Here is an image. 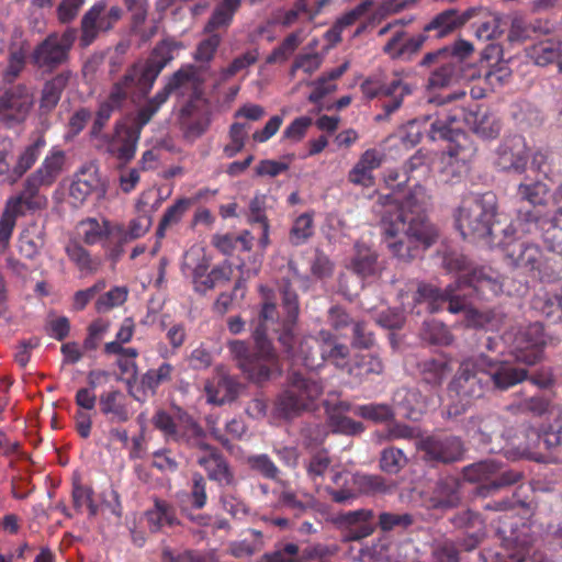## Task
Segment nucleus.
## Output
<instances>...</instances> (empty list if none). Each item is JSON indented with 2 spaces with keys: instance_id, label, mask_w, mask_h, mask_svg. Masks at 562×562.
Segmentation results:
<instances>
[{
  "instance_id": "dca6fc26",
  "label": "nucleus",
  "mask_w": 562,
  "mask_h": 562,
  "mask_svg": "<svg viewBox=\"0 0 562 562\" xmlns=\"http://www.w3.org/2000/svg\"><path fill=\"white\" fill-rule=\"evenodd\" d=\"M481 356V368L486 382H491L496 390L505 391L528 378L526 369L516 368L509 361L493 360Z\"/></svg>"
},
{
  "instance_id": "c85d7f7f",
  "label": "nucleus",
  "mask_w": 562,
  "mask_h": 562,
  "mask_svg": "<svg viewBox=\"0 0 562 562\" xmlns=\"http://www.w3.org/2000/svg\"><path fill=\"white\" fill-rule=\"evenodd\" d=\"M384 157V154L375 148H369L363 151L359 160L348 172L349 182L364 188L373 186V170L382 165Z\"/></svg>"
},
{
  "instance_id": "412c9836",
  "label": "nucleus",
  "mask_w": 562,
  "mask_h": 562,
  "mask_svg": "<svg viewBox=\"0 0 562 562\" xmlns=\"http://www.w3.org/2000/svg\"><path fill=\"white\" fill-rule=\"evenodd\" d=\"M449 142L447 150L440 157V173L445 182H453L467 171V164L473 153L471 146H465L461 142Z\"/></svg>"
},
{
  "instance_id": "0eeeda50",
  "label": "nucleus",
  "mask_w": 562,
  "mask_h": 562,
  "mask_svg": "<svg viewBox=\"0 0 562 562\" xmlns=\"http://www.w3.org/2000/svg\"><path fill=\"white\" fill-rule=\"evenodd\" d=\"M260 290L263 293L266 302L262 304V308L259 314V324L256 328H260L261 331L265 333V337L270 329L280 333L279 341L284 347L289 357H294L295 348L293 328L299 316V302L296 293L288 286L284 288L282 292V306L286 313V317L282 324H279L274 322V315L277 314L276 305L274 303L268 301V294L266 292H269V290L263 286H261Z\"/></svg>"
},
{
  "instance_id": "473e14b6",
  "label": "nucleus",
  "mask_w": 562,
  "mask_h": 562,
  "mask_svg": "<svg viewBox=\"0 0 562 562\" xmlns=\"http://www.w3.org/2000/svg\"><path fill=\"white\" fill-rule=\"evenodd\" d=\"M101 413L112 423H125L132 412L126 395L120 390L104 392L99 397Z\"/></svg>"
},
{
  "instance_id": "c756f323",
  "label": "nucleus",
  "mask_w": 562,
  "mask_h": 562,
  "mask_svg": "<svg viewBox=\"0 0 562 562\" xmlns=\"http://www.w3.org/2000/svg\"><path fill=\"white\" fill-rule=\"evenodd\" d=\"M201 452L196 461L206 471L209 479L220 485H233L235 477L224 457L211 446Z\"/></svg>"
},
{
  "instance_id": "20e7f679",
  "label": "nucleus",
  "mask_w": 562,
  "mask_h": 562,
  "mask_svg": "<svg viewBox=\"0 0 562 562\" xmlns=\"http://www.w3.org/2000/svg\"><path fill=\"white\" fill-rule=\"evenodd\" d=\"M462 124L471 127L476 134L485 138H493L501 131V125L493 115L486 112H472L467 111L462 106H454L449 112L446 111L445 120L437 119L431 123L429 138L431 140L447 139L461 142V144L470 146L467 136L462 133Z\"/></svg>"
},
{
  "instance_id": "f257e3e1",
  "label": "nucleus",
  "mask_w": 562,
  "mask_h": 562,
  "mask_svg": "<svg viewBox=\"0 0 562 562\" xmlns=\"http://www.w3.org/2000/svg\"><path fill=\"white\" fill-rule=\"evenodd\" d=\"M379 204L383 243L394 257L409 260L437 241L438 229L424 216L430 204L424 187L416 186L403 202L395 193L381 195Z\"/></svg>"
},
{
  "instance_id": "bf43d9fd",
  "label": "nucleus",
  "mask_w": 562,
  "mask_h": 562,
  "mask_svg": "<svg viewBox=\"0 0 562 562\" xmlns=\"http://www.w3.org/2000/svg\"><path fill=\"white\" fill-rule=\"evenodd\" d=\"M191 204V201L189 199H179L177 200L171 206H169L159 223L157 235L159 237H162L165 235V231L179 223L184 215V213L188 211L189 206Z\"/></svg>"
},
{
  "instance_id": "9b49d317",
  "label": "nucleus",
  "mask_w": 562,
  "mask_h": 562,
  "mask_svg": "<svg viewBox=\"0 0 562 562\" xmlns=\"http://www.w3.org/2000/svg\"><path fill=\"white\" fill-rule=\"evenodd\" d=\"M512 346V353L518 362L536 364L542 357L544 346L543 327L540 323L513 328L504 335Z\"/></svg>"
},
{
  "instance_id": "4be33fe9",
  "label": "nucleus",
  "mask_w": 562,
  "mask_h": 562,
  "mask_svg": "<svg viewBox=\"0 0 562 562\" xmlns=\"http://www.w3.org/2000/svg\"><path fill=\"white\" fill-rule=\"evenodd\" d=\"M528 148L520 135L506 137L497 149L496 164L504 170H525L528 160Z\"/></svg>"
},
{
  "instance_id": "774afa93",
  "label": "nucleus",
  "mask_w": 562,
  "mask_h": 562,
  "mask_svg": "<svg viewBox=\"0 0 562 562\" xmlns=\"http://www.w3.org/2000/svg\"><path fill=\"white\" fill-rule=\"evenodd\" d=\"M260 562H299V547L294 543H285L272 552L265 553Z\"/></svg>"
},
{
  "instance_id": "4d7b16f0",
  "label": "nucleus",
  "mask_w": 562,
  "mask_h": 562,
  "mask_svg": "<svg viewBox=\"0 0 562 562\" xmlns=\"http://www.w3.org/2000/svg\"><path fill=\"white\" fill-rule=\"evenodd\" d=\"M236 2L233 0L222 1L214 10L205 26V32L211 33L216 29L226 27L231 24L234 13L237 11Z\"/></svg>"
},
{
  "instance_id": "1a4fd4ad",
  "label": "nucleus",
  "mask_w": 562,
  "mask_h": 562,
  "mask_svg": "<svg viewBox=\"0 0 562 562\" xmlns=\"http://www.w3.org/2000/svg\"><path fill=\"white\" fill-rule=\"evenodd\" d=\"M415 301L419 304L426 303L431 313L445 306L452 314L464 312V322L469 327H484L490 319L487 314L467 306L465 302L456 294L452 285H448L445 291H441L429 284H420Z\"/></svg>"
},
{
  "instance_id": "ea45409f",
  "label": "nucleus",
  "mask_w": 562,
  "mask_h": 562,
  "mask_svg": "<svg viewBox=\"0 0 562 562\" xmlns=\"http://www.w3.org/2000/svg\"><path fill=\"white\" fill-rule=\"evenodd\" d=\"M525 441L520 442L517 447L518 453L521 457L538 461V462H554L557 458L551 457L543 452L541 432L536 428L528 427L524 432Z\"/></svg>"
},
{
  "instance_id": "4c0bfd02",
  "label": "nucleus",
  "mask_w": 562,
  "mask_h": 562,
  "mask_svg": "<svg viewBox=\"0 0 562 562\" xmlns=\"http://www.w3.org/2000/svg\"><path fill=\"white\" fill-rule=\"evenodd\" d=\"M331 484L325 487L336 503H349L356 498V490L352 486V473L349 471L334 472L330 476Z\"/></svg>"
},
{
  "instance_id": "37998d69",
  "label": "nucleus",
  "mask_w": 562,
  "mask_h": 562,
  "mask_svg": "<svg viewBox=\"0 0 562 562\" xmlns=\"http://www.w3.org/2000/svg\"><path fill=\"white\" fill-rule=\"evenodd\" d=\"M233 269L228 262H223L214 267L210 272L203 271L201 277L194 280V289L198 292L205 293L221 284L228 282L232 278Z\"/></svg>"
},
{
  "instance_id": "69168bd1",
  "label": "nucleus",
  "mask_w": 562,
  "mask_h": 562,
  "mask_svg": "<svg viewBox=\"0 0 562 562\" xmlns=\"http://www.w3.org/2000/svg\"><path fill=\"white\" fill-rule=\"evenodd\" d=\"M353 413L374 423H383L393 418L394 413L386 404H367L357 406Z\"/></svg>"
},
{
  "instance_id": "a19ab883",
  "label": "nucleus",
  "mask_w": 562,
  "mask_h": 562,
  "mask_svg": "<svg viewBox=\"0 0 562 562\" xmlns=\"http://www.w3.org/2000/svg\"><path fill=\"white\" fill-rule=\"evenodd\" d=\"M459 502L460 496L457 482L454 480H446L437 484L428 505L435 509L447 510L458 506Z\"/></svg>"
},
{
  "instance_id": "bb28decb",
  "label": "nucleus",
  "mask_w": 562,
  "mask_h": 562,
  "mask_svg": "<svg viewBox=\"0 0 562 562\" xmlns=\"http://www.w3.org/2000/svg\"><path fill=\"white\" fill-rule=\"evenodd\" d=\"M557 206L553 216L539 218L536 223L542 231L543 241L547 247L559 255H562V186L553 195Z\"/></svg>"
},
{
  "instance_id": "a211bd4d",
  "label": "nucleus",
  "mask_w": 562,
  "mask_h": 562,
  "mask_svg": "<svg viewBox=\"0 0 562 562\" xmlns=\"http://www.w3.org/2000/svg\"><path fill=\"white\" fill-rule=\"evenodd\" d=\"M504 239L497 241V246H501L506 257L510 260V263L517 267H524L529 270H535L539 267L541 251L538 246L525 244L512 238L514 228L508 226L503 231Z\"/></svg>"
},
{
  "instance_id": "4468645a",
  "label": "nucleus",
  "mask_w": 562,
  "mask_h": 562,
  "mask_svg": "<svg viewBox=\"0 0 562 562\" xmlns=\"http://www.w3.org/2000/svg\"><path fill=\"white\" fill-rule=\"evenodd\" d=\"M521 477L520 472L501 470L494 460L481 461L464 469V479L469 482H483L482 493L515 484Z\"/></svg>"
},
{
  "instance_id": "5fc2aeb1",
  "label": "nucleus",
  "mask_w": 562,
  "mask_h": 562,
  "mask_svg": "<svg viewBox=\"0 0 562 562\" xmlns=\"http://www.w3.org/2000/svg\"><path fill=\"white\" fill-rule=\"evenodd\" d=\"M550 415L554 419V424L541 432L543 452H552L562 445V411L552 408Z\"/></svg>"
},
{
  "instance_id": "f3484780",
  "label": "nucleus",
  "mask_w": 562,
  "mask_h": 562,
  "mask_svg": "<svg viewBox=\"0 0 562 562\" xmlns=\"http://www.w3.org/2000/svg\"><path fill=\"white\" fill-rule=\"evenodd\" d=\"M104 184L101 180L98 166L94 162H87L74 175L69 188L70 203L75 207H79L93 192L104 193Z\"/></svg>"
},
{
  "instance_id": "f03ea898",
  "label": "nucleus",
  "mask_w": 562,
  "mask_h": 562,
  "mask_svg": "<svg viewBox=\"0 0 562 562\" xmlns=\"http://www.w3.org/2000/svg\"><path fill=\"white\" fill-rule=\"evenodd\" d=\"M194 77L195 69L193 66L179 69L168 83L138 111L132 126L119 125L116 127L115 135L109 142L108 151L124 164L132 160L136 153L142 128L158 112L172 91H178L183 95L187 90L192 89L195 86Z\"/></svg>"
},
{
  "instance_id": "13d9d810",
  "label": "nucleus",
  "mask_w": 562,
  "mask_h": 562,
  "mask_svg": "<svg viewBox=\"0 0 562 562\" xmlns=\"http://www.w3.org/2000/svg\"><path fill=\"white\" fill-rule=\"evenodd\" d=\"M44 240L42 232L36 228H29L21 233L19 238V250L22 256L27 259L35 258L41 248L43 247Z\"/></svg>"
},
{
  "instance_id": "6ab92c4d",
  "label": "nucleus",
  "mask_w": 562,
  "mask_h": 562,
  "mask_svg": "<svg viewBox=\"0 0 562 562\" xmlns=\"http://www.w3.org/2000/svg\"><path fill=\"white\" fill-rule=\"evenodd\" d=\"M172 372L173 367L164 362L157 369L148 370L139 379L133 375L126 381L127 392L137 402H145L156 393L160 384L171 380Z\"/></svg>"
},
{
  "instance_id": "7ed1b4c3",
  "label": "nucleus",
  "mask_w": 562,
  "mask_h": 562,
  "mask_svg": "<svg viewBox=\"0 0 562 562\" xmlns=\"http://www.w3.org/2000/svg\"><path fill=\"white\" fill-rule=\"evenodd\" d=\"M496 204L494 195L469 194L456 211V226L463 238L483 241L496 246L495 223Z\"/></svg>"
},
{
  "instance_id": "72a5a7b5",
  "label": "nucleus",
  "mask_w": 562,
  "mask_h": 562,
  "mask_svg": "<svg viewBox=\"0 0 562 562\" xmlns=\"http://www.w3.org/2000/svg\"><path fill=\"white\" fill-rule=\"evenodd\" d=\"M526 57L536 66L546 67L562 57V38H547L525 48Z\"/></svg>"
},
{
  "instance_id": "e433bc0d",
  "label": "nucleus",
  "mask_w": 562,
  "mask_h": 562,
  "mask_svg": "<svg viewBox=\"0 0 562 562\" xmlns=\"http://www.w3.org/2000/svg\"><path fill=\"white\" fill-rule=\"evenodd\" d=\"M372 1L366 0L338 18L334 25L324 34V38L328 45L335 46L338 44L341 41L344 31L353 25L370 9Z\"/></svg>"
},
{
  "instance_id": "9d476101",
  "label": "nucleus",
  "mask_w": 562,
  "mask_h": 562,
  "mask_svg": "<svg viewBox=\"0 0 562 562\" xmlns=\"http://www.w3.org/2000/svg\"><path fill=\"white\" fill-rule=\"evenodd\" d=\"M323 393V386L313 378L293 373L288 389L279 396L277 407L285 417L308 409Z\"/></svg>"
},
{
  "instance_id": "5701e85b",
  "label": "nucleus",
  "mask_w": 562,
  "mask_h": 562,
  "mask_svg": "<svg viewBox=\"0 0 562 562\" xmlns=\"http://www.w3.org/2000/svg\"><path fill=\"white\" fill-rule=\"evenodd\" d=\"M77 231L87 245L103 246L111 241L115 243V233L120 232L119 224L105 217H87L78 223Z\"/></svg>"
},
{
  "instance_id": "b1692460",
  "label": "nucleus",
  "mask_w": 562,
  "mask_h": 562,
  "mask_svg": "<svg viewBox=\"0 0 562 562\" xmlns=\"http://www.w3.org/2000/svg\"><path fill=\"white\" fill-rule=\"evenodd\" d=\"M362 89L369 98L380 97L383 99L382 108L386 115L395 112L402 105L403 99L412 92L411 86L402 79H394L379 89H373L372 83L367 81Z\"/></svg>"
},
{
  "instance_id": "8fccbe9b",
  "label": "nucleus",
  "mask_w": 562,
  "mask_h": 562,
  "mask_svg": "<svg viewBox=\"0 0 562 562\" xmlns=\"http://www.w3.org/2000/svg\"><path fill=\"white\" fill-rule=\"evenodd\" d=\"M536 308L553 322L562 321V289H557L538 296L535 302Z\"/></svg>"
},
{
  "instance_id": "6e6d98bb",
  "label": "nucleus",
  "mask_w": 562,
  "mask_h": 562,
  "mask_svg": "<svg viewBox=\"0 0 562 562\" xmlns=\"http://www.w3.org/2000/svg\"><path fill=\"white\" fill-rule=\"evenodd\" d=\"M383 371L381 359L372 353H363L356 357L355 363L348 368V373L359 379L370 374H380Z\"/></svg>"
},
{
  "instance_id": "58836bf2",
  "label": "nucleus",
  "mask_w": 562,
  "mask_h": 562,
  "mask_svg": "<svg viewBox=\"0 0 562 562\" xmlns=\"http://www.w3.org/2000/svg\"><path fill=\"white\" fill-rule=\"evenodd\" d=\"M474 47L470 42L458 40L449 47L426 54L420 64L423 66H429L436 58H447L448 60H453L460 68V64L471 56Z\"/></svg>"
},
{
  "instance_id": "3c124183",
  "label": "nucleus",
  "mask_w": 562,
  "mask_h": 562,
  "mask_svg": "<svg viewBox=\"0 0 562 562\" xmlns=\"http://www.w3.org/2000/svg\"><path fill=\"white\" fill-rule=\"evenodd\" d=\"M465 22V19L459 15L454 10H447L439 13L434 20L425 27L426 31H436V36L443 37L453 32Z\"/></svg>"
},
{
  "instance_id": "f704fd0d",
  "label": "nucleus",
  "mask_w": 562,
  "mask_h": 562,
  "mask_svg": "<svg viewBox=\"0 0 562 562\" xmlns=\"http://www.w3.org/2000/svg\"><path fill=\"white\" fill-rule=\"evenodd\" d=\"M206 434L202 427L187 413H179V425L173 441L186 443L201 451L209 450L205 442Z\"/></svg>"
},
{
  "instance_id": "052dcab7",
  "label": "nucleus",
  "mask_w": 562,
  "mask_h": 562,
  "mask_svg": "<svg viewBox=\"0 0 562 562\" xmlns=\"http://www.w3.org/2000/svg\"><path fill=\"white\" fill-rule=\"evenodd\" d=\"M322 63L323 57L316 52L301 53L295 57L290 75L294 77L297 72H303L311 76L319 69Z\"/></svg>"
},
{
  "instance_id": "c03bdc74",
  "label": "nucleus",
  "mask_w": 562,
  "mask_h": 562,
  "mask_svg": "<svg viewBox=\"0 0 562 562\" xmlns=\"http://www.w3.org/2000/svg\"><path fill=\"white\" fill-rule=\"evenodd\" d=\"M46 146L44 136L40 135L34 142L24 147L14 164L13 178L21 179L38 159L43 148Z\"/></svg>"
},
{
  "instance_id": "cd10ccee",
  "label": "nucleus",
  "mask_w": 562,
  "mask_h": 562,
  "mask_svg": "<svg viewBox=\"0 0 562 562\" xmlns=\"http://www.w3.org/2000/svg\"><path fill=\"white\" fill-rule=\"evenodd\" d=\"M468 285L483 296L497 295L502 291L501 276L491 268L474 269L470 274L462 273L458 280V286Z\"/></svg>"
},
{
  "instance_id": "09e8293b",
  "label": "nucleus",
  "mask_w": 562,
  "mask_h": 562,
  "mask_svg": "<svg viewBox=\"0 0 562 562\" xmlns=\"http://www.w3.org/2000/svg\"><path fill=\"white\" fill-rule=\"evenodd\" d=\"M70 72H60L47 81L43 88L41 108L52 110L59 101L61 92L66 88Z\"/></svg>"
},
{
  "instance_id": "393cba45",
  "label": "nucleus",
  "mask_w": 562,
  "mask_h": 562,
  "mask_svg": "<svg viewBox=\"0 0 562 562\" xmlns=\"http://www.w3.org/2000/svg\"><path fill=\"white\" fill-rule=\"evenodd\" d=\"M429 460L439 462H453L461 458L463 447L456 437H427L418 442Z\"/></svg>"
},
{
  "instance_id": "a18cd8bd",
  "label": "nucleus",
  "mask_w": 562,
  "mask_h": 562,
  "mask_svg": "<svg viewBox=\"0 0 562 562\" xmlns=\"http://www.w3.org/2000/svg\"><path fill=\"white\" fill-rule=\"evenodd\" d=\"M437 65V68L430 74L428 86L430 88H445L458 78L459 67L453 60L447 58H436L430 65Z\"/></svg>"
},
{
  "instance_id": "ddd939ff",
  "label": "nucleus",
  "mask_w": 562,
  "mask_h": 562,
  "mask_svg": "<svg viewBox=\"0 0 562 562\" xmlns=\"http://www.w3.org/2000/svg\"><path fill=\"white\" fill-rule=\"evenodd\" d=\"M76 37L74 30L63 34L53 33L36 46L32 54L33 64L43 69L52 70L67 60L68 53Z\"/></svg>"
},
{
  "instance_id": "338daca9",
  "label": "nucleus",
  "mask_w": 562,
  "mask_h": 562,
  "mask_svg": "<svg viewBox=\"0 0 562 562\" xmlns=\"http://www.w3.org/2000/svg\"><path fill=\"white\" fill-rule=\"evenodd\" d=\"M128 291L125 286H115L99 296L95 302V310L99 313H105L122 305L127 299Z\"/></svg>"
},
{
  "instance_id": "6e6552de",
  "label": "nucleus",
  "mask_w": 562,
  "mask_h": 562,
  "mask_svg": "<svg viewBox=\"0 0 562 562\" xmlns=\"http://www.w3.org/2000/svg\"><path fill=\"white\" fill-rule=\"evenodd\" d=\"M486 383L481 368V356L463 360L449 386V396L458 402L448 407L447 414L457 416L463 413L472 400L483 395Z\"/></svg>"
},
{
  "instance_id": "79ce46f5",
  "label": "nucleus",
  "mask_w": 562,
  "mask_h": 562,
  "mask_svg": "<svg viewBox=\"0 0 562 562\" xmlns=\"http://www.w3.org/2000/svg\"><path fill=\"white\" fill-rule=\"evenodd\" d=\"M209 267L210 259L206 257L204 248L200 245H193L183 256L181 271L194 282L203 271L209 270Z\"/></svg>"
},
{
  "instance_id": "a878e982",
  "label": "nucleus",
  "mask_w": 562,
  "mask_h": 562,
  "mask_svg": "<svg viewBox=\"0 0 562 562\" xmlns=\"http://www.w3.org/2000/svg\"><path fill=\"white\" fill-rule=\"evenodd\" d=\"M338 524L342 530L344 540L358 541L373 532V512L358 509L346 513L338 518Z\"/></svg>"
},
{
  "instance_id": "7c9ffc66",
  "label": "nucleus",
  "mask_w": 562,
  "mask_h": 562,
  "mask_svg": "<svg viewBox=\"0 0 562 562\" xmlns=\"http://www.w3.org/2000/svg\"><path fill=\"white\" fill-rule=\"evenodd\" d=\"M65 164V151L58 147H53L45 156L41 166L29 178L41 187H49L61 175Z\"/></svg>"
},
{
  "instance_id": "f8f14e48",
  "label": "nucleus",
  "mask_w": 562,
  "mask_h": 562,
  "mask_svg": "<svg viewBox=\"0 0 562 562\" xmlns=\"http://www.w3.org/2000/svg\"><path fill=\"white\" fill-rule=\"evenodd\" d=\"M122 9L117 5L108 7L105 0L97 1L82 16L80 45H91L101 32L111 30L122 18Z\"/></svg>"
},
{
  "instance_id": "2eb2a0df",
  "label": "nucleus",
  "mask_w": 562,
  "mask_h": 562,
  "mask_svg": "<svg viewBox=\"0 0 562 562\" xmlns=\"http://www.w3.org/2000/svg\"><path fill=\"white\" fill-rule=\"evenodd\" d=\"M41 186L27 177L23 183V189L7 200L3 211L18 220L26 214H34L45 210L48 205V199L45 194L41 193Z\"/></svg>"
},
{
  "instance_id": "c9c22d12",
  "label": "nucleus",
  "mask_w": 562,
  "mask_h": 562,
  "mask_svg": "<svg viewBox=\"0 0 562 562\" xmlns=\"http://www.w3.org/2000/svg\"><path fill=\"white\" fill-rule=\"evenodd\" d=\"M162 69L155 63L135 64L125 75L124 82L136 86L142 94H147Z\"/></svg>"
},
{
  "instance_id": "aec40b11",
  "label": "nucleus",
  "mask_w": 562,
  "mask_h": 562,
  "mask_svg": "<svg viewBox=\"0 0 562 562\" xmlns=\"http://www.w3.org/2000/svg\"><path fill=\"white\" fill-rule=\"evenodd\" d=\"M34 103L33 93L24 86L7 91L0 98V116L8 122H22Z\"/></svg>"
},
{
  "instance_id": "423d86ee",
  "label": "nucleus",
  "mask_w": 562,
  "mask_h": 562,
  "mask_svg": "<svg viewBox=\"0 0 562 562\" xmlns=\"http://www.w3.org/2000/svg\"><path fill=\"white\" fill-rule=\"evenodd\" d=\"M290 358L311 370L321 367L324 360L347 371L352 366L348 347L338 344L326 330H321L316 338L306 337L300 340L295 356Z\"/></svg>"
},
{
  "instance_id": "0e129e2a",
  "label": "nucleus",
  "mask_w": 562,
  "mask_h": 562,
  "mask_svg": "<svg viewBox=\"0 0 562 562\" xmlns=\"http://www.w3.org/2000/svg\"><path fill=\"white\" fill-rule=\"evenodd\" d=\"M352 486L356 490V497L361 493L369 494L386 491L384 480L379 475L352 473Z\"/></svg>"
},
{
  "instance_id": "680f3d73",
  "label": "nucleus",
  "mask_w": 562,
  "mask_h": 562,
  "mask_svg": "<svg viewBox=\"0 0 562 562\" xmlns=\"http://www.w3.org/2000/svg\"><path fill=\"white\" fill-rule=\"evenodd\" d=\"M250 125L246 123H234L229 128L231 142L224 147V154L227 158L237 155L245 146Z\"/></svg>"
},
{
  "instance_id": "39448f33",
  "label": "nucleus",
  "mask_w": 562,
  "mask_h": 562,
  "mask_svg": "<svg viewBox=\"0 0 562 562\" xmlns=\"http://www.w3.org/2000/svg\"><path fill=\"white\" fill-rule=\"evenodd\" d=\"M252 335L257 346L255 355L243 340H232L227 347L244 374L252 382L262 383L270 380L273 374L280 373V366L271 344L265 339V333L260 328H255Z\"/></svg>"
},
{
  "instance_id": "49530a36",
  "label": "nucleus",
  "mask_w": 562,
  "mask_h": 562,
  "mask_svg": "<svg viewBox=\"0 0 562 562\" xmlns=\"http://www.w3.org/2000/svg\"><path fill=\"white\" fill-rule=\"evenodd\" d=\"M445 114H446V110H441L440 112L436 113V117H434V115H426V116L409 121L398 132L401 143L405 147L415 146L416 144L419 143V140L422 138V125L427 122H430V124H431L437 119L445 120ZM429 128H431V126ZM429 131L430 130H428V133H427L428 136H429Z\"/></svg>"
},
{
  "instance_id": "603ef678",
  "label": "nucleus",
  "mask_w": 562,
  "mask_h": 562,
  "mask_svg": "<svg viewBox=\"0 0 562 562\" xmlns=\"http://www.w3.org/2000/svg\"><path fill=\"white\" fill-rule=\"evenodd\" d=\"M151 226V218L147 215L132 220L127 227L119 224V233H115V243L125 244L143 237Z\"/></svg>"
},
{
  "instance_id": "2f4dec72",
  "label": "nucleus",
  "mask_w": 562,
  "mask_h": 562,
  "mask_svg": "<svg viewBox=\"0 0 562 562\" xmlns=\"http://www.w3.org/2000/svg\"><path fill=\"white\" fill-rule=\"evenodd\" d=\"M204 390L209 403L221 405L235 398L238 383L224 369L217 368L214 378L205 383Z\"/></svg>"
},
{
  "instance_id": "e2e57ef3",
  "label": "nucleus",
  "mask_w": 562,
  "mask_h": 562,
  "mask_svg": "<svg viewBox=\"0 0 562 562\" xmlns=\"http://www.w3.org/2000/svg\"><path fill=\"white\" fill-rule=\"evenodd\" d=\"M65 250L69 260L72 261L80 271L90 273L97 269V265L90 257L89 251L78 243H69Z\"/></svg>"
},
{
  "instance_id": "864d4df0",
  "label": "nucleus",
  "mask_w": 562,
  "mask_h": 562,
  "mask_svg": "<svg viewBox=\"0 0 562 562\" xmlns=\"http://www.w3.org/2000/svg\"><path fill=\"white\" fill-rule=\"evenodd\" d=\"M351 269L361 278L373 277L379 267L376 263V254L366 247H357V255L351 261Z\"/></svg>"
},
{
  "instance_id": "de8ad7c7",
  "label": "nucleus",
  "mask_w": 562,
  "mask_h": 562,
  "mask_svg": "<svg viewBox=\"0 0 562 562\" xmlns=\"http://www.w3.org/2000/svg\"><path fill=\"white\" fill-rule=\"evenodd\" d=\"M146 518L153 531L177 522L173 507L165 501L156 499L154 508L146 512Z\"/></svg>"
}]
</instances>
